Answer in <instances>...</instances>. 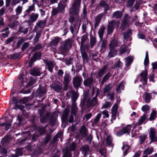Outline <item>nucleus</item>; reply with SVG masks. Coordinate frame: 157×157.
<instances>
[{
	"instance_id": "obj_11",
	"label": "nucleus",
	"mask_w": 157,
	"mask_h": 157,
	"mask_svg": "<svg viewBox=\"0 0 157 157\" xmlns=\"http://www.w3.org/2000/svg\"><path fill=\"white\" fill-rule=\"evenodd\" d=\"M88 130L84 125H83L80 130V134L81 135L80 139H82L83 137H85L87 136V133Z\"/></svg>"
},
{
	"instance_id": "obj_41",
	"label": "nucleus",
	"mask_w": 157,
	"mask_h": 157,
	"mask_svg": "<svg viewBox=\"0 0 157 157\" xmlns=\"http://www.w3.org/2000/svg\"><path fill=\"white\" fill-rule=\"evenodd\" d=\"M61 132H58L53 138L52 140L51 141V143L54 144L57 141L58 138L61 136Z\"/></svg>"
},
{
	"instance_id": "obj_33",
	"label": "nucleus",
	"mask_w": 157,
	"mask_h": 157,
	"mask_svg": "<svg viewBox=\"0 0 157 157\" xmlns=\"http://www.w3.org/2000/svg\"><path fill=\"white\" fill-rule=\"evenodd\" d=\"M46 20L45 19L39 21L38 22L36 23V25L40 28L44 27V25L46 24Z\"/></svg>"
},
{
	"instance_id": "obj_49",
	"label": "nucleus",
	"mask_w": 157,
	"mask_h": 157,
	"mask_svg": "<svg viewBox=\"0 0 157 157\" xmlns=\"http://www.w3.org/2000/svg\"><path fill=\"white\" fill-rule=\"evenodd\" d=\"M15 38V36H13L8 38L5 41V43L6 44H8L13 41Z\"/></svg>"
},
{
	"instance_id": "obj_3",
	"label": "nucleus",
	"mask_w": 157,
	"mask_h": 157,
	"mask_svg": "<svg viewBox=\"0 0 157 157\" xmlns=\"http://www.w3.org/2000/svg\"><path fill=\"white\" fill-rule=\"evenodd\" d=\"M82 80V78L79 76H77L73 78V84L76 89L78 90L79 87H81Z\"/></svg>"
},
{
	"instance_id": "obj_27",
	"label": "nucleus",
	"mask_w": 157,
	"mask_h": 157,
	"mask_svg": "<svg viewBox=\"0 0 157 157\" xmlns=\"http://www.w3.org/2000/svg\"><path fill=\"white\" fill-rule=\"evenodd\" d=\"M112 88L111 83H109L108 85H105L103 88L104 93L105 94L107 93H109L111 90Z\"/></svg>"
},
{
	"instance_id": "obj_45",
	"label": "nucleus",
	"mask_w": 157,
	"mask_h": 157,
	"mask_svg": "<svg viewBox=\"0 0 157 157\" xmlns=\"http://www.w3.org/2000/svg\"><path fill=\"white\" fill-rule=\"evenodd\" d=\"M9 141V138L8 137L5 136L2 138L1 140V143L3 145H6L7 144Z\"/></svg>"
},
{
	"instance_id": "obj_59",
	"label": "nucleus",
	"mask_w": 157,
	"mask_h": 157,
	"mask_svg": "<svg viewBox=\"0 0 157 157\" xmlns=\"http://www.w3.org/2000/svg\"><path fill=\"white\" fill-rule=\"evenodd\" d=\"M36 82V81L35 79H32L30 80L27 84L26 87H28L29 86L33 85Z\"/></svg>"
},
{
	"instance_id": "obj_25",
	"label": "nucleus",
	"mask_w": 157,
	"mask_h": 157,
	"mask_svg": "<svg viewBox=\"0 0 157 157\" xmlns=\"http://www.w3.org/2000/svg\"><path fill=\"white\" fill-rule=\"evenodd\" d=\"M132 34V30L131 29H128L124 33V38L125 40H128V38L131 36Z\"/></svg>"
},
{
	"instance_id": "obj_53",
	"label": "nucleus",
	"mask_w": 157,
	"mask_h": 157,
	"mask_svg": "<svg viewBox=\"0 0 157 157\" xmlns=\"http://www.w3.org/2000/svg\"><path fill=\"white\" fill-rule=\"evenodd\" d=\"M124 88V86L123 84V81H122L120 82L118 86L116 88V90L117 92L120 91V88L122 90H123Z\"/></svg>"
},
{
	"instance_id": "obj_37",
	"label": "nucleus",
	"mask_w": 157,
	"mask_h": 157,
	"mask_svg": "<svg viewBox=\"0 0 157 157\" xmlns=\"http://www.w3.org/2000/svg\"><path fill=\"white\" fill-rule=\"evenodd\" d=\"M71 80L69 75L65 74L64 77V81L63 84H69Z\"/></svg>"
},
{
	"instance_id": "obj_60",
	"label": "nucleus",
	"mask_w": 157,
	"mask_h": 157,
	"mask_svg": "<svg viewBox=\"0 0 157 157\" xmlns=\"http://www.w3.org/2000/svg\"><path fill=\"white\" fill-rule=\"evenodd\" d=\"M135 0H128L126 6L127 7H130L132 6Z\"/></svg>"
},
{
	"instance_id": "obj_2",
	"label": "nucleus",
	"mask_w": 157,
	"mask_h": 157,
	"mask_svg": "<svg viewBox=\"0 0 157 157\" xmlns=\"http://www.w3.org/2000/svg\"><path fill=\"white\" fill-rule=\"evenodd\" d=\"M131 130V127L130 125H128L117 132L116 135L117 136L120 137L124 134H130Z\"/></svg>"
},
{
	"instance_id": "obj_43",
	"label": "nucleus",
	"mask_w": 157,
	"mask_h": 157,
	"mask_svg": "<svg viewBox=\"0 0 157 157\" xmlns=\"http://www.w3.org/2000/svg\"><path fill=\"white\" fill-rule=\"evenodd\" d=\"M127 47L125 44L122 45L119 50L120 54H122L126 52L127 50Z\"/></svg>"
},
{
	"instance_id": "obj_63",
	"label": "nucleus",
	"mask_w": 157,
	"mask_h": 157,
	"mask_svg": "<svg viewBox=\"0 0 157 157\" xmlns=\"http://www.w3.org/2000/svg\"><path fill=\"white\" fill-rule=\"evenodd\" d=\"M112 142V138L109 136H108L106 139V144L110 146Z\"/></svg>"
},
{
	"instance_id": "obj_54",
	"label": "nucleus",
	"mask_w": 157,
	"mask_h": 157,
	"mask_svg": "<svg viewBox=\"0 0 157 157\" xmlns=\"http://www.w3.org/2000/svg\"><path fill=\"white\" fill-rule=\"evenodd\" d=\"M56 119L53 116H51L50 119L49 123L52 126H54L56 122Z\"/></svg>"
},
{
	"instance_id": "obj_50",
	"label": "nucleus",
	"mask_w": 157,
	"mask_h": 157,
	"mask_svg": "<svg viewBox=\"0 0 157 157\" xmlns=\"http://www.w3.org/2000/svg\"><path fill=\"white\" fill-rule=\"evenodd\" d=\"M65 6L63 4H61L59 5L57 8L59 11L61 13H63L65 11Z\"/></svg>"
},
{
	"instance_id": "obj_18",
	"label": "nucleus",
	"mask_w": 157,
	"mask_h": 157,
	"mask_svg": "<svg viewBox=\"0 0 157 157\" xmlns=\"http://www.w3.org/2000/svg\"><path fill=\"white\" fill-rule=\"evenodd\" d=\"M105 29V27L103 25L101 26L99 29L98 31V34L100 41H101L103 39L104 32Z\"/></svg>"
},
{
	"instance_id": "obj_23",
	"label": "nucleus",
	"mask_w": 157,
	"mask_h": 157,
	"mask_svg": "<svg viewBox=\"0 0 157 157\" xmlns=\"http://www.w3.org/2000/svg\"><path fill=\"white\" fill-rule=\"evenodd\" d=\"M59 41V38L58 36L55 37L50 43L51 46H56Z\"/></svg>"
},
{
	"instance_id": "obj_47",
	"label": "nucleus",
	"mask_w": 157,
	"mask_h": 157,
	"mask_svg": "<svg viewBox=\"0 0 157 157\" xmlns=\"http://www.w3.org/2000/svg\"><path fill=\"white\" fill-rule=\"evenodd\" d=\"M96 37L94 36H92L90 39V47L92 48L95 44L96 42Z\"/></svg>"
},
{
	"instance_id": "obj_28",
	"label": "nucleus",
	"mask_w": 157,
	"mask_h": 157,
	"mask_svg": "<svg viewBox=\"0 0 157 157\" xmlns=\"http://www.w3.org/2000/svg\"><path fill=\"white\" fill-rule=\"evenodd\" d=\"M37 130L40 136L44 135L46 132V130L43 128L42 126H39L38 127Z\"/></svg>"
},
{
	"instance_id": "obj_30",
	"label": "nucleus",
	"mask_w": 157,
	"mask_h": 157,
	"mask_svg": "<svg viewBox=\"0 0 157 157\" xmlns=\"http://www.w3.org/2000/svg\"><path fill=\"white\" fill-rule=\"evenodd\" d=\"M109 56L110 57H113L114 56L116 55L117 50L115 49V48H109Z\"/></svg>"
},
{
	"instance_id": "obj_44",
	"label": "nucleus",
	"mask_w": 157,
	"mask_h": 157,
	"mask_svg": "<svg viewBox=\"0 0 157 157\" xmlns=\"http://www.w3.org/2000/svg\"><path fill=\"white\" fill-rule=\"evenodd\" d=\"M42 46L41 44L38 43L36 44L32 49L31 52H34L37 50H38L42 48Z\"/></svg>"
},
{
	"instance_id": "obj_40",
	"label": "nucleus",
	"mask_w": 157,
	"mask_h": 157,
	"mask_svg": "<svg viewBox=\"0 0 157 157\" xmlns=\"http://www.w3.org/2000/svg\"><path fill=\"white\" fill-rule=\"evenodd\" d=\"M149 60L148 57V53L147 51L146 52L145 57L144 60V64L145 67L148 66L149 63Z\"/></svg>"
},
{
	"instance_id": "obj_32",
	"label": "nucleus",
	"mask_w": 157,
	"mask_h": 157,
	"mask_svg": "<svg viewBox=\"0 0 157 157\" xmlns=\"http://www.w3.org/2000/svg\"><path fill=\"white\" fill-rule=\"evenodd\" d=\"M46 64L48 66V70L51 72L53 71V69L54 68V64L51 61L46 62Z\"/></svg>"
},
{
	"instance_id": "obj_62",
	"label": "nucleus",
	"mask_w": 157,
	"mask_h": 157,
	"mask_svg": "<svg viewBox=\"0 0 157 157\" xmlns=\"http://www.w3.org/2000/svg\"><path fill=\"white\" fill-rule=\"evenodd\" d=\"M122 66L123 63L120 60H119L114 65V67L116 68H120L122 67Z\"/></svg>"
},
{
	"instance_id": "obj_39",
	"label": "nucleus",
	"mask_w": 157,
	"mask_h": 157,
	"mask_svg": "<svg viewBox=\"0 0 157 157\" xmlns=\"http://www.w3.org/2000/svg\"><path fill=\"white\" fill-rule=\"evenodd\" d=\"M147 135L146 134H143L139 136V144L142 145L143 144L144 141L146 140Z\"/></svg>"
},
{
	"instance_id": "obj_20",
	"label": "nucleus",
	"mask_w": 157,
	"mask_h": 157,
	"mask_svg": "<svg viewBox=\"0 0 157 157\" xmlns=\"http://www.w3.org/2000/svg\"><path fill=\"white\" fill-rule=\"evenodd\" d=\"M21 53L20 52L15 53L13 54H10L8 56V58L10 59H16L20 58Z\"/></svg>"
},
{
	"instance_id": "obj_52",
	"label": "nucleus",
	"mask_w": 157,
	"mask_h": 157,
	"mask_svg": "<svg viewBox=\"0 0 157 157\" xmlns=\"http://www.w3.org/2000/svg\"><path fill=\"white\" fill-rule=\"evenodd\" d=\"M118 106L117 104L116 103L113 105L112 109V113H117Z\"/></svg>"
},
{
	"instance_id": "obj_26",
	"label": "nucleus",
	"mask_w": 157,
	"mask_h": 157,
	"mask_svg": "<svg viewBox=\"0 0 157 157\" xmlns=\"http://www.w3.org/2000/svg\"><path fill=\"white\" fill-rule=\"evenodd\" d=\"M144 100L146 102L149 103L150 102L151 96L150 93L146 92L144 94Z\"/></svg>"
},
{
	"instance_id": "obj_12",
	"label": "nucleus",
	"mask_w": 157,
	"mask_h": 157,
	"mask_svg": "<svg viewBox=\"0 0 157 157\" xmlns=\"http://www.w3.org/2000/svg\"><path fill=\"white\" fill-rule=\"evenodd\" d=\"M100 42H101V48L100 50V52L101 53H104L106 49L108 44L107 40L105 39H102L101 41H100Z\"/></svg>"
},
{
	"instance_id": "obj_64",
	"label": "nucleus",
	"mask_w": 157,
	"mask_h": 157,
	"mask_svg": "<svg viewBox=\"0 0 157 157\" xmlns=\"http://www.w3.org/2000/svg\"><path fill=\"white\" fill-rule=\"evenodd\" d=\"M101 116V113H99L97 114L94 120L95 123H97L99 121Z\"/></svg>"
},
{
	"instance_id": "obj_24",
	"label": "nucleus",
	"mask_w": 157,
	"mask_h": 157,
	"mask_svg": "<svg viewBox=\"0 0 157 157\" xmlns=\"http://www.w3.org/2000/svg\"><path fill=\"white\" fill-rule=\"evenodd\" d=\"M53 90L57 93H60L62 89V86L58 84H55L51 87Z\"/></svg>"
},
{
	"instance_id": "obj_51",
	"label": "nucleus",
	"mask_w": 157,
	"mask_h": 157,
	"mask_svg": "<svg viewBox=\"0 0 157 157\" xmlns=\"http://www.w3.org/2000/svg\"><path fill=\"white\" fill-rule=\"evenodd\" d=\"M87 38V36L86 35H84L82 36L80 47H83L82 46L84 45V43L86 41Z\"/></svg>"
},
{
	"instance_id": "obj_6",
	"label": "nucleus",
	"mask_w": 157,
	"mask_h": 157,
	"mask_svg": "<svg viewBox=\"0 0 157 157\" xmlns=\"http://www.w3.org/2000/svg\"><path fill=\"white\" fill-rule=\"evenodd\" d=\"M147 74L148 71L147 70H145V71H143L140 74V76L142 77L140 81L141 82H143V81L144 82L143 83V85H147Z\"/></svg>"
},
{
	"instance_id": "obj_4",
	"label": "nucleus",
	"mask_w": 157,
	"mask_h": 157,
	"mask_svg": "<svg viewBox=\"0 0 157 157\" xmlns=\"http://www.w3.org/2000/svg\"><path fill=\"white\" fill-rule=\"evenodd\" d=\"M72 46V44L71 40H68L65 41L63 45L60 47V50L62 52L65 53L67 52L68 49L71 48Z\"/></svg>"
},
{
	"instance_id": "obj_14",
	"label": "nucleus",
	"mask_w": 157,
	"mask_h": 157,
	"mask_svg": "<svg viewBox=\"0 0 157 157\" xmlns=\"http://www.w3.org/2000/svg\"><path fill=\"white\" fill-rule=\"evenodd\" d=\"M149 137L151 141H156L157 138L155 136V131L154 128H151L149 132Z\"/></svg>"
},
{
	"instance_id": "obj_15",
	"label": "nucleus",
	"mask_w": 157,
	"mask_h": 157,
	"mask_svg": "<svg viewBox=\"0 0 157 157\" xmlns=\"http://www.w3.org/2000/svg\"><path fill=\"white\" fill-rule=\"evenodd\" d=\"M93 82V77L91 75L89 78H87L84 81L83 84L86 86H88L92 84Z\"/></svg>"
},
{
	"instance_id": "obj_8",
	"label": "nucleus",
	"mask_w": 157,
	"mask_h": 157,
	"mask_svg": "<svg viewBox=\"0 0 157 157\" xmlns=\"http://www.w3.org/2000/svg\"><path fill=\"white\" fill-rule=\"evenodd\" d=\"M5 122L0 124V126L4 127L5 129L7 131L10 127L11 120L10 119H9L8 117H6L5 118Z\"/></svg>"
},
{
	"instance_id": "obj_10",
	"label": "nucleus",
	"mask_w": 157,
	"mask_h": 157,
	"mask_svg": "<svg viewBox=\"0 0 157 157\" xmlns=\"http://www.w3.org/2000/svg\"><path fill=\"white\" fill-rule=\"evenodd\" d=\"M30 74L33 76H40L41 75L40 69L36 67H34L30 70Z\"/></svg>"
},
{
	"instance_id": "obj_1",
	"label": "nucleus",
	"mask_w": 157,
	"mask_h": 157,
	"mask_svg": "<svg viewBox=\"0 0 157 157\" xmlns=\"http://www.w3.org/2000/svg\"><path fill=\"white\" fill-rule=\"evenodd\" d=\"M81 0H74V2L69 9V15H74L76 18H79Z\"/></svg>"
},
{
	"instance_id": "obj_35",
	"label": "nucleus",
	"mask_w": 157,
	"mask_h": 157,
	"mask_svg": "<svg viewBox=\"0 0 157 157\" xmlns=\"http://www.w3.org/2000/svg\"><path fill=\"white\" fill-rule=\"evenodd\" d=\"M147 118V115L146 114H144L142 116L140 117L139 122L137 123L138 125H140L142 124L145 121Z\"/></svg>"
},
{
	"instance_id": "obj_58",
	"label": "nucleus",
	"mask_w": 157,
	"mask_h": 157,
	"mask_svg": "<svg viewBox=\"0 0 157 157\" xmlns=\"http://www.w3.org/2000/svg\"><path fill=\"white\" fill-rule=\"evenodd\" d=\"M141 109L142 111L146 113L149 110L150 106L148 105H144L142 107Z\"/></svg>"
},
{
	"instance_id": "obj_7",
	"label": "nucleus",
	"mask_w": 157,
	"mask_h": 157,
	"mask_svg": "<svg viewBox=\"0 0 157 157\" xmlns=\"http://www.w3.org/2000/svg\"><path fill=\"white\" fill-rule=\"evenodd\" d=\"M70 109L69 108H65L63 111V113L62 116L61 120L63 122L67 123V118L69 115Z\"/></svg>"
},
{
	"instance_id": "obj_56",
	"label": "nucleus",
	"mask_w": 157,
	"mask_h": 157,
	"mask_svg": "<svg viewBox=\"0 0 157 157\" xmlns=\"http://www.w3.org/2000/svg\"><path fill=\"white\" fill-rule=\"evenodd\" d=\"M29 46V44L28 42H25L22 46L21 48V51L24 52L26 49Z\"/></svg>"
},
{
	"instance_id": "obj_42",
	"label": "nucleus",
	"mask_w": 157,
	"mask_h": 157,
	"mask_svg": "<svg viewBox=\"0 0 157 157\" xmlns=\"http://www.w3.org/2000/svg\"><path fill=\"white\" fill-rule=\"evenodd\" d=\"M77 109V108L76 105H73L71 107V114L75 116L76 114Z\"/></svg>"
},
{
	"instance_id": "obj_19",
	"label": "nucleus",
	"mask_w": 157,
	"mask_h": 157,
	"mask_svg": "<svg viewBox=\"0 0 157 157\" xmlns=\"http://www.w3.org/2000/svg\"><path fill=\"white\" fill-rule=\"evenodd\" d=\"M123 16V13L121 11H117L114 12L112 14V17L115 19H119Z\"/></svg>"
},
{
	"instance_id": "obj_57",
	"label": "nucleus",
	"mask_w": 157,
	"mask_h": 157,
	"mask_svg": "<svg viewBox=\"0 0 157 157\" xmlns=\"http://www.w3.org/2000/svg\"><path fill=\"white\" fill-rule=\"evenodd\" d=\"M34 8L35 4L33 3L31 6H29L28 9L26 10L25 12L28 13H29L31 11L33 10Z\"/></svg>"
},
{
	"instance_id": "obj_55",
	"label": "nucleus",
	"mask_w": 157,
	"mask_h": 157,
	"mask_svg": "<svg viewBox=\"0 0 157 157\" xmlns=\"http://www.w3.org/2000/svg\"><path fill=\"white\" fill-rule=\"evenodd\" d=\"M41 36L40 33L39 32H36V34L35 38L34 39V40L35 43H37L38 42L39 38Z\"/></svg>"
},
{
	"instance_id": "obj_48",
	"label": "nucleus",
	"mask_w": 157,
	"mask_h": 157,
	"mask_svg": "<svg viewBox=\"0 0 157 157\" xmlns=\"http://www.w3.org/2000/svg\"><path fill=\"white\" fill-rule=\"evenodd\" d=\"M108 23V25L111 27L113 28L114 29L117 25V21L115 20H113L110 21H109Z\"/></svg>"
},
{
	"instance_id": "obj_5",
	"label": "nucleus",
	"mask_w": 157,
	"mask_h": 157,
	"mask_svg": "<svg viewBox=\"0 0 157 157\" xmlns=\"http://www.w3.org/2000/svg\"><path fill=\"white\" fill-rule=\"evenodd\" d=\"M80 51L83 59V63H87L89 61V58L86 52L84 47H80Z\"/></svg>"
},
{
	"instance_id": "obj_16",
	"label": "nucleus",
	"mask_w": 157,
	"mask_h": 157,
	"mask_svg": "<svg viewBox=\"0 0 157 157\" xmlns=\"http://www.w3.org/2000/svg\"><path fill=\"white\" fill-rule=\"evenodd\" d=\"M107 67V66L105 65L99 70L98 74V77H102L106 73Z\"/></svg>"
},
{
	"instance_id": "obj_22",
	"label": "nucleus",
	"mask_w": 157,
	"mask_h": 157,
	"mask_svg": "<svg viewBox=\"0 0 157 157\" xmlns=\"http://www.w3.org/2000/svg\"><path fill=\"white\" fill-rule=\"evenodd\" d=\"M111 74L110 72H108L103 77L101 82V85H102L105 82H107L110 77Z\"/></svg>"
},
{
	"instance_id": "obj_9",
	"label": "nucleus",
	"mask_w": 157,
	"mask_h": 157,
	"mask_svg": "<svg viewBox=\"0 0 157 157\" xmlns=\"http://www.w3.org/2000/svg\"><path fill=\"white\" fill-rule=\"evenodd\" d=\"M37 95L42 97L47 93L46 89L44 87H39L36 91Z\"/></svg>"
},
{
	"instance_id": "obj_36",
	"label": "nucleus",
	"mask_w": 157,
	"mask_h": 157,
	"mask_svg": "<svg viewBox=\"0 0 157 157\" xmlns=\"http://www.w3.org/2000/svg\"><path fill=\"white\" fill-rule=\"evenodd\" d=\"M51 135L50 134H48L44 139L43 141L45 144H47L51 139Z\"/></svg>"
},
{
	"instance_id": "obj_17",
	"label": "nucleus",
	"mask_w": 157,
	"mask_h": 157,
	"mask_svg": "<svg viewBox=\"0 0 157 157\" xmlns=\"http://www.w3.org/2000/svg\"><path fill=\"white\" fill-rule=\"evenodd\" d=\"M42 56V53L40 51H38L35 52L33 56L31 58L33 60L35 61L37 60H39Z\"/></svg>"
},
{
	"instance_id": "obj_38",
	"label": "nucleus",
	"mask_w": 157,
	"mask_h": 157,
	"mask_svg": "<svg viewBox=\"0 0 157 157\" xmlns=\"http://www.w3.org/2000/svg\"><path fill=\"white\" fill-rule=\"evenodd\" d=\"M133 60V58L132 57L128 56L127 57L126 59L125 65L127 67H128L132 62Z\"/></svg>"
},
{
	"instance_id": "obj_13",
	"label": "nucleus",
	"mask_w": 157,
	"mask_h": 157,
	"mask_svg": "<svg viewBox=\"0 0 157 157\" xmlns=\"http://www.w3.org/2000/svg\"><path fill=\"white\" fill-rule=\"evenodd\" d=\"M119 43L117 39L114 38L112 39L110 41L109 45V48H115L116 47L119 46Z\"/></svg>"
},
{
	"instance_id": "obj_31",
	"label": "nucleus",
	"mask_w": 157,
	"mask_h": 157,
	"mask_svg": "<svg viewBox=\"0 0 157 157\" xmlns=\"http://www.w3.org/2000/svg\"><path fill=\"white\" fill-rule=\"evenodd\" d=\"M19 40L17 42L16 46V48L17 49L20 48L21 45L24 42L25 40V39L22 37H19Z\"/></svg>"
},
{
	"instance_id": "obj_29",
	"label": "nucleus",
	"mask_w": 157,
	"mask_h": 157,
	"mask_svg": "<svg viewBox=\"0 0 157 157\" xmlns=\"http://www.w3.org/2000/svg\"><path fill=\"white\" fill-rule=\"evenodd\" d=\"M89 104L91 106L94 107L97 105L98 103V99L96 97H94L92 98L91 100H90L89 102Z\"/></svg>"
},
{
	"instance_id": "obj_46",
	"label": "nucleus",
	"mask_w": 157,
	"mask_h": 157,
	"mask_svg": "<svg viewBox=\"0 0 157 157\" xmlns=\"http://www.w3.org/2000/svg\"><path fill=\"white\" fill-rule=\"evenodd\" d=\"M29 99V97H24L20 99L19 102L20 103L24 104L28 101Z\"/></svg>"
},
{
	"instance_id": "obj_21",
	"label": "nucleus",
	"mask_w": 157,
	"mask_h": 157,
	"mask_svg": "<svg viewBox=\"0 0 157 157\" xmlns=\"http://www.w3.org/2000/svg\"><path fill=\"white\" fill-rule=\"evenodd\" d=\"M39 15L37 13L33 15H30V19L28 21L29 23H32L36 21L38 18Z\"/></svg>"
},
{
	"instance_id": "obj_34",
	"label": "nucleus",
	"mask_w": 157,
	"mask_h": 157,
	"mask_svg": "<svg viewBox=\"0 0 157 157\" xmlns=\"http://www.w3.org/2000/svg\"><path fill=\"white\" fill-rule=\"evenodd\" d=\"M154 148L152 147L150 148L147 147L144 151L143 154H146L147 155L151 154L154 151Z\"/></svg>"
},
{
	"instance_id": "obj_61",
	"label": "nucleus",
	"mask_w": 157,
	"mask_h": 157,
	"mask_svg": "<svg viewBox=\"0 0 157 157\" xmlns=\"http://www.w3.org/2000/svg\"><path fill=\"white\" fill-rule=\"evenodd\" d=\"M72 155L68 150L67 149L65 151L63 156V157H71Z\"/></svg>"
}]
</instances>
